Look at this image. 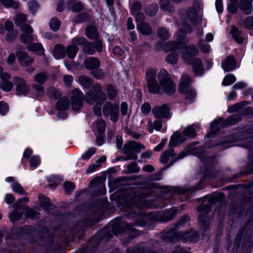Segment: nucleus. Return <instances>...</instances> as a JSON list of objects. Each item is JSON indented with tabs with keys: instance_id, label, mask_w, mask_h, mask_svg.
<instances>
[{
	"instance_id": "1",
	"label": "nucleus",
	"mask_w": 253,
	"mask_h": 253,
	"mask_svg": "<svg viewBox=\"0 0 253 253\" xmlns=\"http://www.w3.org/2000/svg\"><path fill=\"white\" fill-rule=\"evenodd\" d=\"M106 100V95L102 91L100 84H96L92 90L87 91L85 95V101L88 104H92L96 102L97 104L93 107V112L95 115L100 116L101 114V105Z\"/></svg>"
},
{
	"instance_id": "2",
	"label": "nucleus",
	"mask_w": 253,
	"mask_h": 253,
	"mask_svg": "<svg viewBox=\"0 0 253 253\" xmlns=\"http://www.w3.org/2000/svg\"><path fill=\"white\" fill-rule=\"evenodd\" d=\"M198 144V142H195L191 145L187 146L183 152H181L177 157H175V153L172 149H170L162 155L160 161L163 164H167L169 158L172 159V162L167 166L165 169H167L172 166L176 161L183 159L186 156L189 154H197L201 152L202 148L201 147H195L194 146Z\"/></svg>"
},
{
	"instance_id": "3",
	"label": "nucleus",
	"mask_w": 253,
	"mask_h": 253,
	"mask_svg": "<svg viewBox=\"0 0 253 253\" xmlns=\"http://www.w3.org/2000/svg\"><path fill=\"white\" fill-rule=\"evenodd\" d=\"M144 146L134 141H129L126 143L123 147V151L125 155L119 158L118 160H135L137 159V153L144 149Z\"/></svg>"
},
{
	"instance_id": "4",
	"label": "nucleus",
	"mask_w": 253,
	"mask_h": 253,
	"mask_svg": "<svg viewBox=\"0 0 253 253\" xmlns=\"http://www.w3.org/2000/svg\"><path fill=\"white\" fill-rule=\"evenodd\" d=\"M161 89L169 95L173 94L176 90V84L169 76L167 71L163 69L158 76Z\"/></svg>"
},
{
	"instance_id": "5",
	"label": "nucleus",
	"mask_w": 253,
	"mask_h": 253,
	"mask_svg": "<svg viewBox=\"0 0 253 253\" xmlns=\"http://www.w3.org/2000/svg\"><path fill=\"white\" fill-rule=\"evenodd\" d=\"M167 241H173L174 238L183 240L185 241L195 242L197 239V233L194 231H189L185 233L176 232L173 229H171L165 235Z\"/></svg>"
},
{
	"instance_id": "6",
	"label": "nucleus",
	"mask_w": 253,
	"mask_h": 253,
	"mask_svg": "<svg viewBox=\"0 0 253 253\" xmlns=\"http://www.w3.org/2000/svg\"><path fill=\"white\" fill-rule=\"evenodd\" d=\"M185 31L183 29H180L176 33V39L178 41H181L185 38L186 32H190V27L188 25H184ZM182 43L179 42H169L164 46V50L166 52H175L177 49L182 47Z\"/></svg>"
},
{
	"instance_id": "7",
	"label": "nucleus",
	"mask_w": 253,
	"mask_h": 253,
	"mask_svg": "<svg viewBox=\"0 0 253 253\" xmlns=\"http://www.w3.org/2000/svg\"><path fill=\"white\" fill-rule=\"evenodd\" d=\"M103 114L106 117H110V120L115 123L118 120L119 106L118 104L106 102L102 108Z\"/></svg>"
},
{
	"instance_id": "8",
	"label": "nucleus",
	"mask_w": 253,
	"mask_h": 253,
	"mask_svg": "<svg viewBox=\"0 0 253 253\" xmlns=\"http://www.w3.org/2000/svg\"><path fill=\"white\" fill-rule=\"evenodd\" d=\"M85 99L83 93L79 88H75L72 90L71 99V106L75 111H79L83 105V100Z\"/></svg>"
},
{
	"instance_id": "9",
	"label": "nucleus",
	"mask_w": 253,
	"mask_h": 253,
	"mask_svg": "<svg viewBox=\"0 0 253 253\" xmlns=\"http://www.w3.org/2000/svg\"><path fill=\"white\" fill-rule=\"evenodd\" d=\"M13 82L15 85L16 93L18 95H27L30 91V88L26 80L20 77H14Z\"/></svg>"
},
{
	"instance_id": "10",
	"label": "nucleus",
	"mask_w": 253,
	"mask_h": 253,
	"mask_svg": "<svg viewBox=\"0 0 253 253\" xmlns=\"http://www.w3.org/2000/svg\"><path fill=\"white\" fill-rule=\"evenodd\" d=\"M152 111L154 117L158 119H169L171 117L170 108L168 104L155 106Z\"/></svg>"
},
{
	"instance_id": "11",
	"label": "nucleus",
	"mask_w": 253,
	"mask_h": 253,
	"mask_svg": "<svg viewBox=\"0 0 253 253\" xmlns=\"http://www.w3.org/2000/svg\"><path fill=\"white\" fill-rule=\"evenodd\" d=\"M198 50L195 45H192L185 47L184 50L182 51V58L184 62L190 64L192 57L197 56L198 54Z\"/></svg>"
},
{
	"instance_id": "12",
	"label": "nucleus",
	"mask_w": 253,
	"mask_h": 253,
	"mask_svg": "<svg viewBox=\"0 0 253 253\" xmlns=\"http://www.w3.org/2000/svg\"><path fill=\"white\" fill-rule=\"evenodd\" d=\"M21 30L24 32L20 36V39L22 42L28 43L33 41V32L32 28L28 24H24L20 27Z\"/></svg>"
},
{
	"instance_id": "13",
	"label": "nucleus",
	"mask_w": 253,
	"mask_h": 253,
	"mask_svg": "<svg viewBox=\"0 0 253 253\" xmlns=\"http://www.w3.org/2000/svg\"><path fill=\"white\" fill-rule=\"evenodd\" d=\"M11 79V75L7 73H4L1 75L0 82V87L1 89L5 91H11L13 87V83L8 81Z\"/></svg>"
},
{
	"instance_id": "14",
	"label": "nucleus",
	"mask_w": 253,
	"mask_h": 253,
	"mask_svg": "<svg viewBox=\"0 0 253 253\" xmlns=\"http://www.w3.org/2000/svg\"><path fill=\"white\" fill-rule=\"evenodd\" d=\"M102 42L101 41H97L95 44L92 42H88L84 44L83 46V51L88 54H93L97 50L98 52L101 51Z\"/></svg>"
},
{
	"instance_id": "15",
	"label": "nucleus",
	"mask_w": 253,
	"mask_h": 253,
	"mask_svg": "<svg viewBox=\"0 0 253 253\" xmlns=\"http://www.w3.org/2000/svg\"><path fill=\"white\" fill-rule=\"evenodd\" d=\"M17 56L20 65L22 66H28L34 62V59L24 51H20L17 52Z\"/></svg>"
},
{
	"instance_id": "16",
	"label": "nucleus",
	"mask_w": 253,
	"mask_h": 253,
	"mask_svg": "<svg viewBox=\"0 0 253 253\" xmlns=\"http://www.w3.org/2000/svg\"><path fill=\"white\" fill-rule=\"evenodd\" d=\"M190 64L192 65L193 72L197 76H202L204 74V69L203 62L200 59L196 58L192 60Z\"/></svg>"
},
{
	"instance_id": "17",
	"label": "nucleus",
	"mask_w": 253,
	"mask_h": 253,
	"mask_svg": "<svg viewBox=\"0 0 253 253\" xmlns=\"http://www.w3.org/2000/svg\"><path fill=\"white\" fill-rule=\"evenodd\" d=\"M253 0H240L239 7L245 15H250L253 11Z\"/></svg>"
},
{
	"instance_id": "18",
	"label": "nucleus",
	"mask_w": 253,
	"mask_h": 253,
	"mask_svg": "<svg viewBox=\"0 0 253 253\" xmlns=\"http://www.w3.org/2000/svg\"><path fill=\"white\" fill-rule=\"evenodd\" d=\"M191 83L192 80L191 77L187 74H183L180 79L178 87L179 92H183L185 89L191 88V87L190 86V85Z\"/></svg>"
},
{
	"instance_id": "19",
	"label": "nucleus",
	"mask_w": 253,
	"mask_h": 253,
	"mask_svg": "<svg viewBox=\"0 0 253 253\" xmlns=\"http://www.w3.org/2000/svg\"><path fill=\"white\" fill-rule=\"evenodd\" d=\"M236 62L232 55H229L227 58L222 61V67L226 72L232 71L236 68Z\"/></svg>"
},
{
	"instance_id": "20",
	"label": "nucleus",
	"mask_w": 253,
	"mask_h": 253,
	"mask_svg": "<svg viewBox=\"0 0 253 253\" xmlns=\"http://www.w3.org/2000/svg\"><path fill=\"white\" fill-rule=\"evenodd\" d=\"M100 61L96 57H90L86 59L84 61L85 68L88 70H94L100 66Z\"/></svg>"
},
{
	"instance_id": "21",
	"label": "nucleus",
	"mask_w": 253,
	"mask_h": 253,
	"mask_svg": "<svg viewBox=\"0 0 253 253\" xmlns=\"http://www.w3.org/2000/svg\"><path fill=\"white\" fill-rule=\"evenodd\" d=\"M198 9L194 7H190L187 11V15L190 20L193 23L200 24L202 22L201 18L198 15Z\"/></svg>"
},
{
	"instance_id": "22",
	"label": "nucleus",
	"mask_w": 253,
	"mask_h": 253,
	"mask_svg": "<svg viewBox=\"0 0 253 253\" xmlns=\"http://www.w3.org/2000/svg\"><path fill=\"white\" fill-rule=\"evenodd\" d=\"M186 139V137L184 135H182L179 132H176L170 139L169 146L170 147H173L178 144L184 142Z\"/></svg>"
},
{
	"instance_id": "23",
	"label": "nucleus",
	"mask_w": 253,
	"mask_h": 253,
	"mask_svg": "<svg viewBox=\"0 0 253 253\" xmlns=\"http://www.w3.org/2000/svg\"><path fill=\"white\" fill-rule=\"evenodd\" d=\"M66 48L60 44L55 45L53 51V56L56 59H62L65 56Z\"/></svg>"
},
{
	"instance_id": "24",
	"label": "nucleus",
	"mask_w": 253,
	"mask_h": 253,
	"mask_svg": "<svg viewBox=\"0 0 253 253\" xmlns=\"http://www.w3.org/2000/svg\"><path fill=\"white\" fill-rule=\"evenodd\" d=\"M69 106L70 101L69 99L64 97L57 102L55 108L59 111H63L68 109Z\"/></svg>"
},
{
	"instance_id": "25",
	"label": "nucleus",
	"mask_w": 253,
	"mask_h": 253,
	"mask_svg": "<svg viewBox=\"0 0 253 253\" xmlns=\"http://www.w3.org/2000/svg\"><path fill=\"white\" fill-rule=\"evenodd\" d=\"M132 202L139 209H144L151 206L150 202L142 198L136 197Z\"/></svg>"
},
{
	"instance_id": "26",
	"label": "nucleus",
	"mask_w": 253,
	"mask_h": 253,
	"mask_svg": "<svg viewBox=\"0 0 253 253\" xmlns=\"http://www.w3.org/2000/svg\"><path fill=\"white\" fill-rule=\"evenodd\" d=\"M231 33L232 35V37L234 40L238 43H242L244 40V38L242 36V33L237 28H236L234 26H232L231 27Z\"/></svg>"
},
{
	"instance_id": "27",
	"label": "nucleus",
	"mask_w": 253,
	"mask_h": 253,
	"mask_svg": "<svg viewBox=\"0 0 253 253\" xmlns=\"http://www.w3.org/2000/svg\"><path fill=\"white\" fill-rule=\"evenodd\" d=\"M78 81L81 85L86 88H89L93 84V80L85 76L79 77Z\"/></svg>"
},
{
	"instance_id": "28",
	"label": "nucleus",
	"mask_w": 253,
	"mask_h": 253,
	"mask_svg": "<svg viewBox=\"0 0 253 253\" xmlns=\"http://www.w3.org/2000/svg\"><path fill=\"white\" fill-rule=\"evenodd\" d=\"M211 209V207L208 205H202L198 208V210L200 213V215H199V219L200 222H201L202 223H203L204 222L203 218H204V215L209 213Z\"/></svg>"
},
{
	"instance_id": "29",
	"label": "nucleus",
	"mask_w": 253,
	"mask_h": 253,
	"mask_svg": "<svg viewBox=\"0 0 253 253\" xmlns=\"http://www.w3.org/2000/svg\"><path fill=\"white\" fill-rule=\"evenodd\" d=\"M162 121L159 119L156 120L154 122L149 121L148 126V131L151 133L154 129L158 131L160 130L162 126Z\"/></svg>"
},
{
	"instance_id": "30",
	"label": "nucleus",
	"mask_w": 253,
	"mask_h": 253,
	"mask_svg": "<svg viewBox=\"0 0 253 253\" xmlns=\"http://www.w3.org/2000/svg\"><path fill=\"white\" fill-rule=\"evenodd\" d=\"M27 49L29 50L36 52L38 54L42 55L43 53L44 49L41 43H31L27 46Z\"/></svg>"
},
{
	"instance_id": "31",
	"label": "nucleus",
	"mask_w": 253,
	"mask_h": 253,
	"mask_svg": "<svg viewBox=\"0 0 253 253\" xmlns=\"http://www.w3.org/2000/svg\"><path fill=\"white\" fill-rule=\"evenodd\" d=\"M106 90L107 91L108 99L111 100H114L118 94L117 90L111 84H108L106 86Z\"/></svg>"
},
{
	"instance_id": "32",
	"label": "nucleus",
	"mask_w": 253,
	"mask_h": 253,
	"mask_svg": "<svg viewBox=\"0 0 253 253\" xmlns=\"http://www.w3.org/2000/svg\"><path fill=\"white\" fill-rule=\"evenodd\" d=\"M79 48L74 45H68L66 48V53L70 59H74L76 55Z\"/></svg>"
},
{
	"instance_id": "33",
	"label": "nucleus",
	"mask_w": 253,
	"mask_h": 253,
	"mask_svg": "<svg viewBox=\"0 0 253 253\" xmlns=\"http://www.w3.org/2000/svg\"><path fill=\"white\" fill-rule=\"evenodd\" d=\"M184 95L185 99L189 101H192L196 96L194 89L191 87L185 89L183 92H179Z\"/></svg>"
},
{
	"instance_id": "34",
	"label": "nucleus",
	"mask_w": 253,
	"mask_h": 253,
	"mask_svg": "<svg viewBox=\"0 0 253 253\" xmlns=\"http://www.w3.org/2000/svg\"><path fill=\"white\" fill-rule=\"evenodd\" d=\"M179 58V56L176 52H173L169 54L166 57V62L170 64L175 65L177 64Z\"/></svg>"
},
{
	"instance_id": "35",
	"label": "nucleus",
	"mask_w": 253,
	"mask_h": 253,
	"mask_svg": "<svg viewBox=\"0 0 253 253\" xmlns=\"http://www.w3.org/2000/svg\"><path fill=\"white\" fill-rule=\"evenodd\" d=\"M137 28L141 33L145 35H150L152 33L151 27L145 23H140L137 25Z\"/></svg>"
},
{
	"instance_id": "36",
	"label": "nucleus",
	"mask_w": 253,
	"mask_h": 253,
	"mask_svg": "<svg viewBox=\"0 0 253 253\" xmlns=\"http://www.w3.org/2000/svg\"><path fill=\"white\" fill-rule=\"evenodd\" d=\"M85 35L90 39H95L98 36L96 28L93 26H88L85 31Z\"/></svg>"
},
{
	"instance_id": "37",
	"label": "nucleus",
	"mask_w": 253,
	"mask_h": 253,
	"mask_svg": "<svg viewBox=\"0 0 253 253\" xmlns=\"http://www.w3.org/2000/svg\"><path fill=\"white\" fill-rule=\"evenodd\" d=\"M156 74L157 72L153 69H150L147 70L146 74L147 84L157 81Z\"/></svg>"
},
{
	"instance_id": "38",
	"label": "nucleus",
	"mask_w": 253,
	"mask_h": 253,
	"mask_svg": "<svg viewBox=\"0 0 253 253\" xmlns=\"http://www.w3.org/2000/svg\"><path fill=\"white\" fill-rule=\"evenodd\" d=\"M160 8L163 10L169 12L174 11V8L170 4L169 0H161L160 1Z\"/></svg>"
},
{
	"instance_id": "39",
	"label": "nucleus",
	"mask_w": 253,
	"mask_h": 253,
	"mask_svg": "<svg viewBox=\"0 0 253 253\" xmlns=\"http://www.w3.org/2000/svg\"><path fill=\"white\" fill-rule=\"evenodd\" d=\"M47 92L49 97L54 99L59 98L62 95V92L60 90L53 87H49Z\"/></svg>"
},
{
	"instance_id": "40",
	"label": "nucleus",
	"mask_w": 253,
	"mask_h": 253,
	"mask_svg": "<svg viewBox=\"0 0 253 253\" xmlns=\"http://www.w3.org/2000/svg\"><path fill=\"white\" fill-rule=\"evenodd\" d=\"M95 129L99 134H102L106 129V124L103 120H98L95 124Z\"/></svg>"
},
{
	"instance_id": "41",
	"label": "nucleus",
	"mask_w": 253,
	"mask_h": 253,
	"mask_svg": "<svg viewBox=\"0 0 253 253\" xmlns=\"http://www.w3.org/2000/svg\"><path fill=\"white\" fill-rule=\"evenodd\" d=\"M0 2L5 7H12L14 9L19 8L18 2L13 0H0Z\"/></svg>"
},
{
	"instance_id": "42",
	"label": "nucleus",
	"mask_w": 253,
	"mask_h": 253,
	"mask_svg": "<svg viewBox=\"0 0 253 253\" xmlns=\"http://www.w3.org/2000/svg\"><path fill=\"white\" fill-rule=\"evenodd\" d=\"M148 89L152 93H157L160 92L161 86L158 84L157 81L154 82L147 84Z\"/></svg>"
},
{
	"instance_id": "43",
	"label": "nucleus",
	"mask_w": 253,
	"mask_h": 253,
	"mask_svg": "<svg viewBox=\"0 0 253 253\" xmlns=\"http://www.w3.org/2000/svg\"><path fill=\"white\" fill-rule=\"evenodd\" d=\"M20 207H17L16 209L9 214V218L12 222L19 220L23 215V212H19Z\"/></svg>"
},
{
	"instance_id": "44",
	"label": "nucleus",
	"mask_w": 253,
	"mask_h": 253,
	"mask_svg": "<svg viewBox=\"0 0 253 253\" xmlns=\"http://www.w3.org/2000/svg\"><path fill=\"white\" fill-rule=\"evenodd\" d=\"M49 25L51 30L56 32L59 29L61 23L57 18L53 17L50 20Z\"/></svg>"
},
{
	"instance_id": "45",
	"label": "nucleus",
	"mask_w": 253,
	"mask_h": 253,
	"mask_svg": "<svg viewBox=\"0 0 253 253\" xmlns=\"http://www.w3.org/2000/svg\"><path fill=\"white\" fill-rule=\"evenodd\" d=\"M90 20V16L85 13H82L79 14L74 20L76 23H83Z\"/></svg>"
},
{
	"instance_id": "46",
	"label": "nucleus",
	"mask_w": 253,
	"mask_h": 253,
	"mask_svg": "<svg viewBox=\"0 0 253 253\" xmlns=\"http://www.w3.org/2000/svg\"><path fill=\"white\" fill-rule=\"evenodd\" d=\"M158 7L157 4L153 3L146 8L145 12L147 15L153 16L157 12Z\"/></svg>"
},
{
	"instance_id": "47",
	"label": "nucleus",
	"mask_w": 253,
	"mask_h": 253,
	"mask_svg": "<svg viewBox=\"0 0 253 253\" xmlns=\"http://www.w3.org/2000/svg\"><path fill=\"white\" fill-rule=\"evenodd\" d=\"M39 200L41 201L42 207L44 209L47 210L52 207L49 199L44 197L43 195H40L39 196Z\"/></svg>"
},
{
	"instance_id": "48",
	"label": "nucleus",
	"mask_w": 253,
	"mask_h": 253,
	"mask_svg": "<svg viewBox=\"0 0 253 253\" xmlns=\"http://www.w3.org/2000/svg\"><path fill=\"white\" fill-rule=\"evenodd\" d=\"M183 135L185 137L193 138L196 135V132L192 126H188L183 131Z\"/></svg>"
},
{
	"instance_id": "49",
	"label": "nucleus",
	"mask_w": 253,
	"mask_h": 253,
	"mask_svg": "<svg viewBox=\"0 0 253 253\" xmlns=\"http://www.w3.org/2000/svg\"><path fill=\"white\" fill-rule=\"evenodd\" d=\"M12 189L15 192L20 195H26V193L21 185L17 182H14L11 185Z\"/></svg>"
},
{
	"instance_id": "50",
	"label": "nucleus",
	"mask_w": 253,
	"mask_h": 253,
	"mask_svg": "<svg viewBox=\"0 0 253 253\" xmlns=\"http://www.w3.org/2000/svg\"><path fill=\"white\" fill-rule=\"evenodd\" d=\"M158 35L161 39L163 40H167L170 36L168 30L163 27L158 29Z\"/></svg>"
},
{
	"instance_id": "51",
	"label": "nucleus",
	"mask_w": 253,
	"mask_h": 253,
	"mask_svg": "<svg viewBox=\"0 0 253 253\" xmlns=\"http://www.w3.org/2000/svg\"><path fill=\"white\" fill-rule=\"evenodd\" d=\"M90 186H99L101 190L104 188V185L102 182V178L101 177H96L91 180L89 183Z\"/></svg>"
},
{
	"instance_id": "52",
	"label": "nucleus",
	"mask_w": 253,
	"mask_h": 253,
	"mask_svg": "<svg viewBox=\"0 0 253 253\" xmlns=\"http://www.w3.org/2000/svg\"><path fill=\"white\" fill-rule=\"evenodd\" d=\"M47 78V75L45 73H40L36 75L34 77V80L40 84H44Z\"/></svg>"
},
{
	"instance_id": "53",
	"label": "nucleus",
	"mask_w": 253,
	"mask_h": 253,
	"mask_svg": "<svg viewBox=\"0 0 253 253\" xmlns=\"http://www.w3.org/2000/svg\"><path fill=\"white\" fill-rule=\"evenodd\" d=\"M236 81V77L232 74H228L224 78L222 84L223 85H229L233 84Z\"/></svg>"
},
{
	"instance_id": "54",
	"label": "nucleus",
	"mask_w": 253,
	"mask_h": 253,
	"mask_svg": "<svg viewBox=\"0 0 253 253\" xmlns=\"http://www.w3.org/2000/svg\"><path fill=\"white\" fill-rule=\"evenodd\" d=\"M14 21L16 25L17 26L21 25V26L23 25V23L26 22V17L23 14L19 13L15 16L14 18Z\"/></svg>"
},
{
	"instance_id": "55",
	"label": "nucleus",
	"mask_w": 253,
	"mask_h": 253,
	"mask_svg": "<svg viewBox=\"0 0 253 253\" xmlns=\"http://www.w3.org/2000/svg\"><path fill=\"white\" fill-rule=\"evenodd\" d=\"M239 7L238 2H230L227 6L228 10L231 14H236L238 11Z\"/></svg>"
},
{
	"instance_id": "56",
	"label": "nucleus",
	"mask_w": 253,
	"mask_h": 253,
	"mask_svg": "<svg viewBox=\"0 0 253 253\" xmlns=\"http://www.w3.org/2000/svg\"><path fill=\"white\" fill-rule=\"evenodd\" d=\"M178 212L177 210L173 208L167 211L165 213V216L167 220H171Z\"/></svg>"
},
{
	"instance_id": "57",
	"label": "nucleus",
	"mask_w": 253,
	"mask_h": 253,
	"mask_svg": "<svg viewBox=\"0 0 253 253\" xmlns=\"http://www.w3.org/2000/svg\"><path fill=\"white\" fill-rule=\"evenodd\" d=\"M25 214L30 218H37L39 216V213L29 207H26Z\"/></svg>"
},
{
	"instance_id": "58",
	"label": "nucleus",
	"mask_w": 253,
	"mask_h": 253,
	"mask_svg": "<svg viewBox=\"0 0 253 253\" xmlns=\"http://www.w3.org/2000/svg\"><path fill=\"white\" fill-rule=\"evenodd\" d=\"M86 39L84 37H76L72 40L73 45L75 46L84 44L86 42Z\"/></svg>"
},
{
	"instance_id": "59",
	"label": "nucleus",
	"mask_w": 253,
	"mask_h": 253,
	"mask_svg": "<svg viewBox=\"0 0 253 253\" xmlns=\"http://www.w3.org/2000/svg\"><path fill=\"white\" fill-rule=\"evenodd\" d=\"M200 50L204 53H209L211 50L210 46L204 41H201L199 43Z\"/></svg>"
},
{
	"instance_id": "60",
	"label": "nucleus",
	"mask_w": 253,
	"mask_h": 253,
	"mask_svg": "<svg viewBox=\"0 0 253 253\" xmlns=\"http://www.w3.org/2000/svg\"><path fill=\"white\" fill-rule=\"evenodd\" d=\"M142 8V5L140 2H135L132 4L130 7L131 12L132 14H136L140 11Z\"/></svg>"
},
{
	"instance_id": "61",
	"label": "nucleus",
	"mask_w": 253,
	"mask_h": 253,
	"mask_svg": "<svg viewBox=\"0 0 253 253\" xmlns=\"http://www.w3.org/2000/svg\"><path fill=\"white\" fill-rule=\"evenodd\" d=\"M40 158L38 156H33L30 158V165L33 168H37L40 165Z\"/></svg>"
},
{
	"instance_id": "62",
	"label": "nucleus",
	"mask_w": 253,
	"mask_h": 253,
	"mask_svg": "<svg viewBox=\"0 0 253 253\" xmlns=\"http://www.w3.org/2000/svg\"><path fill=\"white\" fill-rule=\"evenodd\" d=\"M127 170L130 172H138L140 170V168L137 167V164L135 162H132L128 165L127 167Z\"/></svg>"
},
{
	"instance_id": "63",
	"label": "nucleus",
	"mask_w": 253,
	"mask_h": 253,
	"mask_svg": "<svg viewBox=\"0 0 253 253\" xmlns=\"http://www.w3.org/2000/svg\"><path fill=\"white\" fill-rule=\"evenodd\" d=\"M96 149L95 148H91L86 151L83 155L82 158L84 160H87L91 156H92L95 152Z\"/></svg>"
},
{
	"instance_id": "64",
	"label": "nucleus",
	"mask_w": 253,
	"mask_h": 253,
	"mask_svg": "<svg viewBox=\"0 0 253 253\" xmlns=\"http://www.w3.org/2000/svg\"><path fill=\"white\" fill-rule=\"evenodd\" d=\"M244 26L247 29H253V17L252 16H248L246 18L244 21Z\"/></svg>"
}]
</instances>
